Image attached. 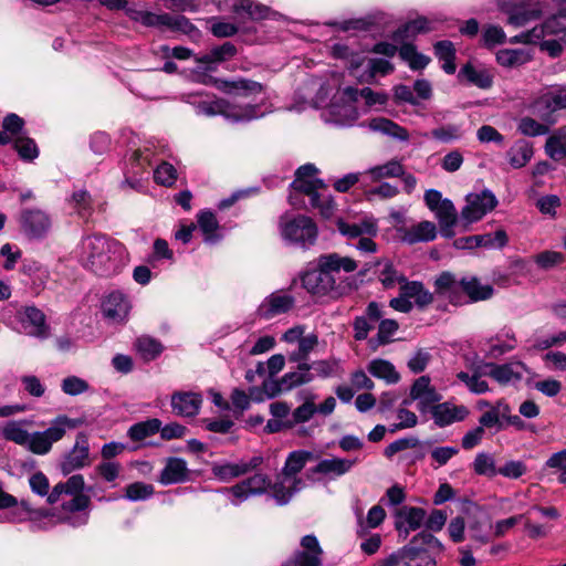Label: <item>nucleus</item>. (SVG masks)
I'll use <instances>...</instances> for the list:
<instances>
[{
	"instance_id": "nucleus-53",
	"label": "nucleus",
	"mask_w": 566,
	"mask_h": 566,
	"mask_svg": "<svg viewBox=\"0 0 566 566\" xmlns=\"http://www.w3.org/2000/svg\"><path fill=\"white\" fill-rule=\"evenodd\" d=\"M403 174V167L399 160H390L384 165H378L368 169L364 175L373 181L384 178L399 177Z\"/></svg>"
},
{
	"instance_id": "nucleus-23",
	"label": "nucleus",
	"mask_w": 566,
	"mask_h": 566,
	"mask_svg": "<svg viewBox=\"0 0 566 566\" xmlns=\"http://www.w3.org/2000/svg\"><path fill=\"white\" fill-rule=\"evenodd\" d=\"M130 308V301L124 293L119 291L109 293L102 303L104 316L114 324L126 322Z\"/></svg>"
},
{
	"instance_id": "nucleus-63",
	"label": "nucleus",
	"mask_w": 566,
	"mask_h": 566,
	"mask_svg": "<svg viewBox=\"0 0 566 566\" xmlns=\"http://www.w3.org/2000/svg\"><path fill=\"white\" fill-rule=\"evenodd\" d=\"M136 349L145 360H153L158 357L163 352L161 344L149 337L142 336L136 340Z\"/></svg>"
},
{
	"instance_id": "nucleus-24",
	"label": "nucleus",
	"mask_w": 566,
	"mask_h": 566,
	"mask_svg": "<svg viewBox=\"0 0 566 566\" xmlns=\"http://www.w3.org/2000/svg\"><path fill=\"white\" fill-rule=\"evenodd\" d=\"M294 297L285 292L277 291L266 296L258 307L259 316L271 319L292 308Z\"/></svg>"
},
{
	"instance_id": "nucleus-13",
	"label": "nucleus",
	"mask_w": 566,
	"mask_h": 566,
	"mask_svg": "<svg viewBox=\"0 0 566 566\" xmlns=\"http://www.w3.org/2000/svg\"><path fill=\"white\" fill-rule=\"evenodd\" d=\"M392 71V64L385 59H369L363 53L353 55L350 60V74L363 83H371L376 75H386Z\"/></svg>"
},
{
	"instance_id": "nucleus-18",
	"label": "nucleus",
	"mask_w": 566,
	"mask_h": 566,
	"mask_svg": "<svg viewBox=\"0 0 566 566\" xmlns=\"http://www.w3.org/2000/svg\"><path fill=\"white\" fill-rule=\"evenodd\" d=\"M489 376L503 386L516 385L525 375L530 374V369L522 361H510L505 364L486 363Z\"/></svg>"
},
{
	"instance_id": "nucleus-32",
	"label": "nucleus",
	"mask_w": 566,
	"mask_h": 566,
	"mask_svg": "<svg viewBox=\"0 0 566 566\" xmlns=\"http://www.w3.org/2000/svg\"><path fill=\"white\" fill-rule=\"evenodd\" d=\"M486 363L479 364L469 371H459L457 378L465 385L470 392L475 395L485 394L490 390L489 384L483 377L489 376Z\"/></svg>"
},
{
	"instance_id": "nucleus-8",
	"label": "nucleus",
	"mask_w": 566,
	"mask_h": 566,
	"mask_svg": "<svg viewBox=\"0 0 566 566\" xmlns=\"http://www.w3.org/2000/svg\"><path fill=\"white\" fill-rule=\"evenodd\" d=\"M280 231L284 240L303 248L313 245L317 239V227L306 216H282L280 219Z\"/></svg>"
},
{
	"instance_id": "nucleus-46",
	"label": "nucleus",
	"mask_w": 566,
	"mask_h": 566,
	"mask_svg": "<svg viewBox=\"0 0 566 566\" xmlns=\"http://www.w3.org/2000/svg\"><path fill=\"white\" fill-rule=\"evenodd\" d=\"M546 155L553 160L566 157V126L556 129L545 142Z\"/></svg>"
},
{
	"instance_id": "nucleus-35",
	"label": "nucleus",
	"mask_w": 566,
	"mask_h": 566,
	"mask_svg": "<svg viewBox=\"0 0 566 566\" xmlns=\"http://www.w3.org/2000/svg\"><path fill=\"white\" fill-rule=\"evenodd\" d=\"M197 227L200 229L203 240L208 244H214L222 238L219 222L210 210H202L197 214Z\"/></svg>"
},
{
	"instance_id": "nucleus-29",
	"label": "nucleus",
	"mask_w": 566,
	"mask_h": 566,
	"mask_svg": "<svg viewBox=\"0 0 566 566\" xmlns=\"http://www.w3.org/2000/svg\"><path fill=\"white\" fill-rule=\"evenodd\" d=\"M202 405V397L198 392L178 391L171 396L172 412L180 417H195Z\"/></svg>"
},
{
	"instance_id": "nucleus-3",
	"label": "nucleus",
	"mask_w": 566,
	"mask_h": 566,
	"mask_svg": "<svg viewBox=\"0 0 566 566\" xmlns=\"http://www.w3.org/2000/svg\"><path fill=\"white\" fill-rule=\"evenodd\" d=\"M290 203L296 208L311 206L318 209L324 218H329L335 210V203L323 180L318 178V169L313 164L301 166L291 184Z\"/></svg>"
},
{
	"instance_id": "nucleus-10",
	"label": "nucleus",
	"mask_w": 566,
	"mask_h": 566,
	"mask_svg": "<svg viewBox=\"0 0 566 566\" xmlns=\"http://www.w3.org/2000/svg\"><path fill=\"white\" fill-rule=\"evenodd\" d=\"M424 202L438 219L441 234L446 238L453 237V227L460 222L453 202L450 199L442 198L441 192L436 189L426 191Z\"/></svg>"
},
{
	"instance_id": "nucleus-49",
	"label": "nucleus",
	"mask_w": 566,
	"mask_h": 566,
	"mask_svg": "<svg viewBox=\"0 0 566 566\" xmlns=\"http://www.w3.org/2000/svg\"><path fill=\"white\" fill-rule=\"evenodd\" d=\"M511 409L507 403L497 401L485 411L479 419L480 427L484 428H501V419L509 417Z\"/></svg>"
},
{
	"instance_id": "nucleus-27",
	"label": "nucleus",
	"mask_w": 566,
	"mask_h": 566,
	"mask_svg": "<svg viewBox=\"0 0 566 566\" xmlns=\"http://www.w3.org/2000/svg\"><path fill=\"white\" fill-rule=\"evenodd\" d=\"M213 85L217 90L232 96L233 98L249 97L262 92V85L260 83L244 78L232 81L217 78L214 80Z\"/></svg>"
},
{
	"instance_id": "nucleus-50",
	"label": "nucleus",
	"mask_w": 566,
	"mask_h": 566,
	"mask_svg": "<svg viewBox=\"0 0 566 566\" xmlns=\"http://www.w3.org/2000/svg\"><path fill=\"white\" fill-rule=\"evenodd\" d=\"M434 287L436 293L455 303V293L461 290V280L458 281L453 274L443 272L436 279Z\"/></svg>"
},
{
	"instance_id": "nucleus-31",
	"label": "nucleus",
	"mask_w": 566,
	"mask_h": 566,
	"mask_svg": "<svg viewBox=\"0 0 566 566\" xmlns=\"http://www.w3.org/2000/svg\"><path fill=\"white\" fill-rule=\"evenodd\" d=\"M431 413L437 426L446 427L453 422L464 420L469 415V410L462 405L458 406L451 402H442L432 406Z\"/></svg>"
},
{
	"instance_id": "nucleus-39",
	"label": "nucleus",
	"mask_w": 566,
	"mask_h": 566,
	"mask_svg": "<svg viewBox=\"0 0 566 566\" xmlns=\"http://www.w3.org/2000/svg\"><path fill=\"white\" fill-rule=\"evenodd\" d=\"M157 28L179 31L190 36L199 35V30L184 15L159 13Z\"/></svg>"
},
{
	"instance_id": "nucleus-44",
	"label": "nucleus",
	"mask_w": 566,
	"mask_h": 566,
	"mask_svg": "<svg viewBox=\"0 0 566 566\" xmlns=\"http://www.w3.org/2000/svg\"><path fill=\"white\" fill-rule=\"evenodd\" d=\"M187 478V463L178 458H171L167 461L161 471L159 481L165 484H175L185 481Z\"/></svg>"
},
{
	"instance_id": "nucleus-52",
	"label": "nucleus",
	"mask_w": 566,
	"mask_h": 566,
	"mask_svg": "<svg viewBox=\"0 0 566 566\" xmlns=\"http://www.w3.org/2000/svg\"><path fill=\"white\" fill-rule=\"evenodd\" d=\"M434 54L442 62V70L448 74H453L457 70L455 48L451 41H439L434 44Z\"/></svg>"
},
{
	"instance_id": "nucleus-33",
	"label": "nucleus",
	"mask_w": 566,
	"mask_h": 566,
	"mask_svg": "<svg viewBox=\"0 0 566 566\" xmlns=\"http://www.w3.org/2000/svg\"><path fill=\"white\" fill-rule=\"evenodd\" d=\"M355 460L343 458H327L321 460L314 468L311 469L313 474H319L328 479H336L349 472Z\"/></svg>"
},
{
	"instance_id": "nucleus-36",
	"label": "nucleus",
	"mask_w": 566,
	"mask_h": 566,
	"mask_svg": "<svg viewBox=\"0 0 566 566\" xmlns=\"http://www.w3.org/2000/svg\"><path fill=\"white\" fill-rule=\"evenodd\" d=\"M426 520V511L421 507L402 506L397 512V528L405 532L418 530Z\"/></svg>"
},
{
	"instance_id": "nucleus-37",
	"label": "nucleus",
	"mask_w": 566,
	"mask_h": 566,
	"mask_svg": "<svg viewBox=\"0 0 566 566\" xmlns=\"http://www.w3.org/2000/svg\"><path fill=\"white\" fill-rule=\"evenodd\" d=\"M403 295L418 308H424L433 302V294L419 281H406L400 289Z\"/></svg>"
},
{
	"instance_id": "nucleus-20",
	"label": "nucleus",
	"mask_w": 566,
	"mask_h": 566,
	"mask_svg": "<svg viewBox=\"0 0 566 566\" xmlns=\"http://www.w3.org/2000/svg\"><path fill=\"white\" fill-rule=\"evenodd\" d=\"M262 462L263 459L259 455L252 457L250 460H240L239 462H217L212 464L211 471L220 481L229 482L256 469Z\"/></svg>"
},
{
	"instance_id": "nucleus-57",
	"label": "nucleus",
	"mask_w": 566,
	"mask_h": 566,
	"mask_svg": "<svg viewBox=\"0 0 566 566\" xmlns=\"http://www.w3.org/2000/svg\"><path fill=\"white\" fill-rule=\"evenodd\" d=\"M311 365L315 378L325 379L331 377H339L343 374L340 360L337 358L316 360L313 361Z\"/></svg>"
},
{
	"instance_id": "nucleus-47",
	"label": "nucleus",
	"mask_w": 566,
	"mask_h": 566,
	"mask_svg": "<svg viewBox=\"0 0 566 566\" xmlns=\"http://www.w3.org/2000/svg\"><path fill=\"white\" fill-rule=\"evenodd\" d=\"M369 374L378 379L385 380L387 384H396L400 379L399 373L395 366L386 359H373L367 366Z\"/></svg>"
},
{
	"instance_id": "nucleus-38",
	"label": "nucleus",
	"mask_w": 566,
	"mask_h": 566,
	"mask_svg": "<svg viewBox=\"0 0 566 566\" xmlns=\"http://www.w3.org/2000/svg\"><path fill=\"white\" fill-rule=\"evenodd\" d=\"M534 155L533 146L525 139L516 140L506 151L509 164L514 169L525 167Z\"/></svg>"
},
{
	"instance_id": "nucleus-58",
	"label": "nucleus",
	"mask_w": 566,
	"mask_h": 566,
	"mask_svg": "<svg viewBox=\"0 0 566 566\" xmlns=\"http://www.w3.org/2000/svg\"><path fill=\"white\" fill-rule=\"evenodd\" d=\"M536 29H541V40L548 35H566V13L560 11L558 14H554L547 18L541 25H536Z\"/></svg>"
},
{
	"instance_id": "nucleus-55",
	"label": "nucleus",
	"mask_w": 566,
	"mask_h": 566,
	"mask_svg": "<svg viewBox=\"0 0 566 566\" xmlns=\"http://www.w3.org/2000/svg\"><path fill=\"white\" fill-rule=\"evenodd\" d=\"M399 55L413 71L423 70L430 62L429 56L418 52L416 46L410 43L401 45Z\"/></svg>"
},
{
	"instance_id": "nucleus-21",
	"label": "nucleus",
	"mask_w": 566,
	"mask_h": 566,
	"mask_svg": "<svg viewBox=\"0 0 566 566\" xmlns=\"http://www.w3.org/2000/svg\"><path fill=\"white\" fill-rule=\"evenodd\" d=\"M90 464V444L85 433L76 436L75 444L72 450L63 458L61 470L63 474H70L75 470Z\"/></svg>"
},
{
	"instance_id": "nucleus-45",
	"label": "nucleus",
	"mask_w": 566,
	"mask_h": 566,
	"mask_svg": "<svg viewBox=\"0 0 566 566\" xmlns=\"http://www.w3.org/2000/svg\"><path fill=\"white\" fill-rule=\"evenodd\" d=\"M437 237L436 224L431 221H422L408 229L402 240L407 243L432 241Z\"/></svg>"
},
{
	"instance_id": "nucleus-19",
	"label": "nucleus",
	"mask_w": 566,
	"mask_h": 566,
	"mask_svg": "<svg viewBox=\"0 0 566 566\" xmlns=\"http://www.w3.org/2000/svg\"><path fill=\"white\" fill-rule=\"evenodd\" d=\"M303 287L313 295H327L333 293L336 295L335 281L328 276L327 271L318 266V260L316 261V268L306 271L302 277Z\"/></svg>"
},
{
	"instance_id": "nucleus-61",
	"label": "nucleus",
	"mask_w": 566,
	"mask_h": 566,
	"mask_svg": "<svg viewBox=\"0 0 566 566\" xmlns=\"http://www.w3.org/2000/svg\"><path fill=\"white\" fill-rule=\"evenodd\" d=\"M318 344L315 334L304 335L297 344V348L289 354L290 361L301 363L307 359L308 355Z\"/></svg>"
},
{
	"instance_id": "nucleus-5",
	"label": "nucleus",
	"mask_w": 566,
	"mask_h": 566,
	"mask_svg": "<svg viewBox=\"0 0 566 566\" xmlns=\"http://www.w3.org/2000/svg\"><path fill=\"white\" fill-rule=\"evenodd\" d=\"M198 115H221L231 123H247L263 117L269 111L262 109L259 104L237 103L228 98L202 99L191 102Z\"/></svg>"
},
{
	"instance_id": "nucleus-16",
	"label": "nucleus",
	"mask_w": 566,
	"mask_h": 566,
	"mask_svg": "<svg viewBox=\"0 0 566 566\" xmlns=\"http://www.w3.org/2000/svg\"><path fill=\"white\" fill-rule=\"evenodd\" d=\"M155 146L150 142H146L136 149H132L126 160V182L129 178L142 177L148 171V167L154 164Z\"/></svg>"
},
{
	"instance_id": "nucleus-7",
	"label": "nucleus",
	"mask_w": 566,
	"mask_h": 566,
	"mask_svg": "<svg viewBox=\"0 0 566 566\" xmlns=\"http://www.w3.org/2000/svg\"><path fill=\"white\" fill-rule=\"evenodd\" d=\"M358 90L346 87L338 91L331 103L322 109L321 117L326 124L347 127L355 124L359 117Z\"/></svg>"
},
{
	"instance_id": "nucleus-40",
	"label": "nucleus",
	"mask_w": 566,
	"mask_h": 566,
	"mask_svg": "<svg viewBox=\"0 0 566 566\" xmlns=\"http://www.w3.org/2000/svg\"><path fill=\"white\" fill-rule=\"evenodd\" d=\"M434 29L433 21L426 17H419L399 28L394 33L392 39L396 42H402L403 40L416 36L419 33H426Z\"/></svg>"
},
{
	"instance_id": "nucleus-11",
	"label": "nucleus",
	"mask_w": 566,
	"mask_h": 566,
	"mask_svg": "<svg viewBox=\"0 0 566 566\" xmlns=\"http://www.w3.org/2000/svg\"><path fill=\"white\" fill-rule=\"evenodd\" d=\"M318 266L324 268L328 276L335 281L336 295L345 293L350 284L347 274L357 270V262L338 253H326L318 256Z\"/></svg>"
},
{
	"instance_id": "nucleus-1",
	"label": "nucleus",
	"mask_w": 566,
	"mask_h": 566,
	"mask_svg": "<svg viewBox=\"0 0 566 566\" xmlns=\"http://www.w3.org/2000/svg\"><path fill=\"white\" fill-rule=\"evenodd\" d=\"M76 256L83 268L102 277L118 274L128 263L125 245L101 233L84 235L76 248Z\"/></svg>"
},
{
	"instance_id": "nucleus-42",
	"label": "nucleus",
	"mask_w": 566,
	"mask_h": 566,
	"mask_svg": "<svg viewBox=\"0 0 566 566\" xmlns=\"http://www.w3.org/2000/svg\"><path fill=\"white\" fill-rule=\"evenodd\" d=\"M533 57L528 49H503L496 53V62L503 67H518Z\"/></svg>"
},
{
	"instance_id": "nucleus-54",
	"label": "nucleus",
	"mask_w": 566,
	"mask_h": 566,
	"mask_svg": "<svg viewBox=\"0 0 566 566\" xmlns=\"http://www.w3.org/2000/svg\"><path fill=\"white\" fill-rule=\"evenodd\" d=\"M160 426H161V421L157 418L140 421V422L133 424L128 429L127 436L133 441H143L144 439L151 437L155 433L159 432Z\"/></svg>"
},
{
	"instance_id": "nucleus-43",
	"label": "nucleus",
	"mask_w": 566,
	"mask_h": 566,
	"mask_svg": "<svg viewBox=\"0 0 566 566\" xmlns=\"http://www.w3.org/2000/svg\"><path fill=\"white\" fill-rule=\"evenodd\" d=\"M368 127L374 132L381 133L400 142H407L409 139V133L405 127L384 117L369 120Z\"/></svg>"
},
{
	"instance_id": "nucleus-26",
	"label": "nucleus",
	"mask_w": 566,
	"mask_h": 566,
	"mask_svg": "<svg viewBox=\"0 0 566 566\" xmlns=\"http://www.w3.org/2000/svg\"><path fill=\"white\" fill-rule=\"evenodd\" d=\"M223 6L230 9L238 18L248 17L252 20H262L276 15L270 8L252 0H224Z\"/></svg>"
},
{
	"instance_id": "nucleus-9",
	"label": "nucleus",
	"mask_w": 566,
	"mask_h": 566,
	"mask_svg": "<svg viewBox=\"0 0 566 566\" xmlns=\"http://www.w3.org/2000/svg\"><path fill=\"white\" fill-rule=\"evenodd\" d=\"M531 108L544 123L554 124L556 113L566 111V84L546 87L532 103Z\"/></svg>"
},
{
	"instance_id": "nucleus-60",
	"label": "nucleus",
	"mask_w": 566,
	"mask_h": 566,
	"mask_svg": "<svg viewBox=\"0 0 566 566\" xmlns=\"http://www.w3.org/2000/svg\"><path fill=\"white\" fill-rule=\"evenodd\" d=\"M70 205L81 218H88L92 214V197L85 189L81 188L74 190L70 199Z\"/></svg>"
},
{
	"instance_id": "nucleus-30",
	"label": "nucleus",
	"mask_w": 566,
	"mask_h": 566,
	"mask_svg": "<svg viewBox=\"0 0 566 566\" xmlns=\"http://www.w3.org/2000/svg\"><path fill=\"white\" fill-rule=\"evenodd\" d=\"M410 397L418 401V408L421 411H426L427 408L432 407L433 403L440 401L442 398L437 389L431 386L428 376H421L413 382Z\"/></svg>"
},
{
	"instance_id": "nucleus-56",
	"label": "nucleus",
	"mask_w": 566,
	"mask_h": 566,
	"mask_svg": "<svg viewBox=\"0 0 566 566\" xmlns=\"http://www.w3.org/2000/svg\"><path fill=\"white\" fill-rule=\"evenodd\" d=\"M312 458L313 453L310 451H293L287 455L282 472L292 476H298L297 474L303 470L306 463L312 460Z\"/></svg>"
},
{
	"instance_id": "nucleus-4",
	"label": "nucleus",
	"mask_w": 566,
	"mask_h": 566,
	"mask_svg": "<svg viewBox=\"0 0 566 566\" xmlns=\"http://www.w3.org/2000/svg\"><path fill=\"white\" fill-rule=\"evenodd\" d=\"M84 478L74 474L64 483H57L51 491L48 503L55 504L61 501L62 510L57 514V522L72 527H81L87 524L90 518L88 506L91 500L83 494Z\"/></svg>"
},
{
	"instance_id": "nucleus-28",
	"label": "nucleus",
	"mask_w": 566,
	"mask_h": 566,
	"mask_svg": "<svg viewBox=\"0 0 566 566\" xmlns=\"http://www.w3.org/2000/svg\"><path fill=\"white\" fill-rule=\"evenodd\" d=\"M304 488V482L298 476L281 473L277 475L276 482L271 486L272 495L276 503L284 505L289 503L292 496Z\"/></svg>"
},
{
	"instance_id": "nucleus-64",
	"label": "nucleus",
	"mask_w": 566,
	"mask_h": 566,
	"mask_svg": "<svg viewBox=\"0 0 566 566\" xmlns=\"http://www.w3.org/2000/svg\"><path fill=\"white\" fill-rule=\"evenodd\" d=\"M91 389L90 384L78 376H67L61 381V390L67 396H78Z\"/></svg>"
},
{
	"instance_id": "nucleus-12",
	"label": "nucleus",
	"mask_w": 566,
	"mask_h": 566,
	"mask_svg": "<svg viewBox=\"0 0 566 566\" xmlns=\"http://www.w3.org/2000/svg\"><path fill=\"white\" fill-rule=\"evenodd\" d=\"M496 206L497 199L489 189L468 193L465 197V206L462 208L460 213V223L467 228L468 226L480 221Z\"/></svg>"
},
{
	"instance_id": "nucleus-34",
	"label": "nucleus",
	"mask_w": 566,
	"mask_h": 566,
	"mask_svg": "<svg viewBox=\"0 0 566 566\" xmlns=\"http://www.w3.org/2000/svg\"><path fill=\"white\" fill-rule=\"evenodd\" d=\"M338 231L349 238L356 239L363 235H376L378 232L377 222L371 217H365L359 222H346L342 219L337 221Z\"/></svg>"
},
{
	"instance_id": "nucleus-41",
	"label": "nucleus",
	"mask_w": 566,
	"mask_h": 566,
	"mask_svg": "<svg viewBox=\"0 0 566 566\" xmlns=\"http://www.w3.org/2000/svg\"><path fill=\"white\" fill-rule=\"evenodd\" d=\"M461 290L470 297L472 302L485 301L492 297L493 286L483 284L475 276L461 279Z\"/></svg>"
},
{
	"instance_id": "nucleus-48",
	"label": "nucleus",
	"mask_w": 566,
	"mask_h": 566,
	"mask_svg": "<svg viewBox=\"0 0 566 566\" xmlns=\"http://www.w3.org/2000/svg\"><path fill=\"white\" fill-rule=\"evenodd\" d=\"M237 53L235 46L229 42L223 43L220 46L213 48L209 53L202 56H196V62L206 65V70H213L212 65L220 63Z\"/></svg>"
},
{
	"instance_id": "nucleus-14",
	"label": "nucleus",
	"mask_w": 566,
	"mask_h": 566,
	"mask_svg": "<svg viewBox=\"0 0 566 566\" xmlns=\"http://www.w3.org/2000/svg\"><path fill=\"white\" fill-rule=\"evenodd\" d=\"M502 10L507 15L509 25L522 28L542 17L545 3L541 0H523Z\"/></svg>"
},
{
	"instance_id": "nucleus-15",
	"label": "nucleus",
	"mask_w": 566,
	"mask_h": 566,
	"mask_svg": "<svg viewBox=\"0 0 566 566\" xmlns=\"http://www.w3.org/2000/svg\"><path fill=\"white\" fill-rule=\"evenodd\" d=\"M377 566H436V560L424 549L403 547L379 560Z\"/></svg>"
},
{
	"instance_id": "nucleus-2",
	"label": "nucleus",
	"mask_w": 566,
	"mask_h": 566,
	"mask_svg": "<svg viewBox=\"0 0 566 566\" xmlns=\"http://www.w3.org/2000/svg\"><path fill=\"white\" fill-rule=\"evenodd\" d=\"M82 420L59 415L43 431L29 432L23 421H8L1 429L2 437L21 446L36 455H45L54 443L61 441L67 431L76 429Z\"/></svg>"
},
{
	"instance_id": "nucleus-25",
	"label": "nucleus",
	"mask_w": 566,
	"mask_h": 566,
	"mask_svg": "<svg viewBox=\"0 0 566 566\" xmlns=\"http://www.w3.org/2000/svg\"><path fill=\"white\" fill-rule=\"evenodd\" d=\"M485 356L496 359L517 346L515 333L511 328H503L494 336L489 337L484 343Z\"/></svg>"
},
{
	"instance_id": "nucleus-17",
	"label": "nucleus",
	"mask_w": 566,
	"mask_h": 566,
	"mask_svg": "<svg viewBox=\"0 0 566 566\" xmlns=\"http://www.w3.org/2000/svg\"><path fill=\"white\" fill-rule=\"evenodd\" d=\"M20 224L22 231L33 239H40L48 234L52 220L50 216L40 209H25L21 212Z\"/></svg>"
},
{
	"instance_id": "nucleus-51",
	"label": "nucleus",
	"mask_w": 566,
	"mask_h": 566,
	"mask_svg": "<svg viewBox=\"0 0 566 566\" xmlns=\"http://www.w3.org/2000/svg\"><path fill=\"white\" fill-rule=\"evenodd\" d=\"M430 136L442 144H453L464 136L462 124H446L433 128Z\"/></svg>"
},
{
	"instance_id": "nucleus-62",
	"label": "nucleus",
	"mask_w": 566,
	"mask_h": 566,
	"mask_svg": "<svg viewBox=\"0 0 566 566\" xmlns=\"http://www.w3.org/2000/svg\"><path fill=\"white\" fill-rule=\"evenodd\" d=\"M124 10L132 20L139 22L145 27H157L158 24L159 13L150 12L136 4H129L128 2Z\"/></svg>"
},
{
	"instance_id": "nucleus-22",
	"label": "nucleus",
	"mask_w": 566,
	"mask_h": 566,
	"mask_svg": "<svg viewBox=\"0 0 566 566\" xmlns=\"http://www.w3.org/2000/svg\"><path fill=\"white\" fill-rule=\"evenodd\" d=\"M302 551L286 560L283 566H321L323 551L314 535H305L301 539Z\"/></svg>"
},
{
	"instance_id": "nucleus-6",
	"label": "nucleus",
	"mask_w": 566,
	"mask_h": 566,
	"mask_svg": "<svg viewBox=\"0 0 566 566\" xmlns=\"http://www.w3.org/2000/svg\"><path fill=\"white\" fill-rule=\"evenodd\" d=\"M3 322L14 332L38 339L51 336V327L45 314L34 305L20 306L14 314L8 308L3 313Z\"/></svg>"
},
{
	"instance_id": "nucleus-59",
	"label": "nucleus",
	"mask_w": 566,
	"mask_h": 566,
	"mask_svg": "<svg viewBox=\"0 0 566 566\" xmlns=\"http://www.w3.org/2000/svg\"><path fill=\"white\" fill-rule=\"evenodd\" d=\"M459 77L465 78L469 83L476 85L480 88H489L492 85V76L485 70H478L471 64H465Z\"/></svg>"
}]
</instances>
